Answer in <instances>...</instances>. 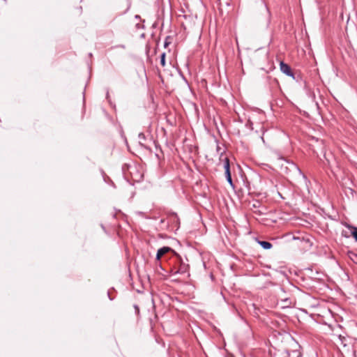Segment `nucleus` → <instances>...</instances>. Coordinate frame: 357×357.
I'll use <instances>...</instances> for the list:
<instances>
[{
	"label": "nucleus",
	"instance_id": "obj_5",
	"mask_svg": "<svg viewBox=\"0 0 357 357\" xmlns=\"http://www.w3.org/2000/svg\"><path fill=\"white\" fill-rule=\"evenodd\" d=\"M345 226L350 229L351 234L354 236L355 240L357 241V227L351 226L349 224H346Z\"/></svg>",
	"mask_w": 357,
	"mask_h": 357
},
{
	"label": "nucleus",
	"instance_id": "obj_6",
	"mask_svg": "<svg viewBox=\"0 0 357 357\" xmlns=\"http://www.w3.org/2000/svg\"><path fill=\"white\" fill-rule=\"evenodd\" d=\"M273 357H289V351H278L276 353H275Z\"/></svg>",
	"mask_w": 357,
	"mask_h": 357
},
{
	"label": "nucleus",
	"instance_id": "obj_1",
	"mask_svg": "<svg viewBox=\"0 0 357 357\" xmlns=\"http://www.w3.org/2000/svg\"><path fill=\"white\" fill-rule=\"evenodd\" d=\"M188 269H189V266L188 264H186L182 261H180L179 266L178 267L174 266L173 268H172L171 273L172 275L185 274V273H188Z\"/></svg>",
	"mask_w": 357,
	"mask_h": 357
},
{
	"label": "nucleus",
	"instance_id": "obj_12",
	"mask_svg": "<svg viewBox=\"0 0 357 357\" xmlns=\"http://www.w3.org/2000/svg\"><path fill=\"white\" fill-rule=\"evenodd\" d=\"M169 44V42L167 41V39H166V40L165 41V44H164V46L165 47H167Z\"/></svg>",
	"mask_w": 357,
	"mask_h": 357
},
{
	"label": "nucleus",
	"instance_id": "obj_2",
	"mask_svg": "<svg viewBox=\"0 0 357 357\" xmlns=\"http://www.w3.org/2000/svg\"><path fill=\"white\" fill-rule=\"evenodd\" d=\"M280 70L284 74L287 75V76L294 78V75L291 70V68L288 64L285 63L283 61H281L280 63Z\"/></svg>",
	"mask_w": 357,
	"mask_h": 357
},
{
	"label": "nucleus",
	"instance_id": "obj_4",
	"mask_svg": "<svg viewBox=\"0 0 357 357\" xmlns=\"http://www.w3.org/2000/svg\"><path fill=\"white\" fill-rule=\"evenodd\" d=\"M220 161L223 162V167L225 171V173L230 172V165L229 160L227 156H224L222 153L220 157Z\"/></svg>",
	"mask_w": 357,
	"mask_h": 357
},
{
	"label": "nucleus",
	"instance_id": "obj_11",
	"mask_svg": "<svg viewBox=\"0 0 357 357\" xmlns=\"http://www.w3.org/2000/svg\"><path fill=\"white\" fill-rule=\"evenodd\" d=\"M342 235L346 238H349L350 236V234H349V232H347L346 231H342Z\"/></svg>",
	"mask_w": 357,
	"mask_h": 357
},
{
	"label": "nucleus",
	"instance_id": "obj_10",
	"mask_svg": "<svg viewBox=\"0 0 357 357\" xmlns=\"http://www.w3.org/2000/svg\"><path fill=\"white\" fill-rule=\"evenodd\" d=\"M165 56L166 54L163 52L160 56V64L164 67L165 66Z\"/></svg>",
	"mask_w": 357,
	"mask_h": 357
},
{
	"label": "nucleus",
	"instance_id": "obj_7",
	"mask_svg": "<svg viewBox=\"0 0 357 357\" xmlns=\"http://www.w3.org/2000/svg\"><path fill=\"white\" fill-rule=\"evenodd\" d=\"M260 245L264 248V249H266V250H268V249H270L272 248V244L268 241H259L258 242Z\"/></svg>",
	"mask_w": 357,
	"mask_h": 357
},
{
	"label": "nucleus",
	"instance_id": "obj_8",
	"mask_svg": "<svg viewBox=\"0 0 357 357\" xmlns=\"http://www.w3.org/2000/svg\"><path fill=\"white\" fill-rule=\"evenodd\" d=\"M301 353L299 350L295 349L289 352V357H301Z\"/></svg>",
	"mask_w": 357,
	"mask_h": 357
},
{
	"label": "nucleus",
	"instance_id": "obj_9",
	"mask_svg": "<svg viewBox=\"0 0 357 357\" xmlns=\"http://www.w3.org/2000/svg\"><path fill=\"white\" fill-rule=\"evenodd\" d=\"M225 176H226V178H227V181H228V183L231 186H234L231 176V172L225 173Z\"/></svg>",
	"mask_w": 357,
	"mask_h": 357
},
{
	"label": "nucleus",
	"instance_id": "obj_3",
	"mask_svg": "<svg viewBox=\"0 0 357 357\" xmlns=\"http://www.w3.org/2000/svg\"><path fill=\"white\" fill-rule=\"evenodd\" d=\"M170 251H172V250L169 247L165 246V247L160 248L158 250L157 254H156V260H158V261L160 260L161 257L164 255H165L166 253H167Z\"/></svg>",
	"mask_w": 357,
	"mask_h": 357
}]
</instances>
